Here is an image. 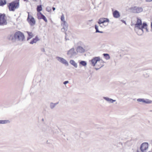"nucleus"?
<instances>
[{
  "label": "nucleus",
  "mask_w": 152,
  "mask_h": 152,
  "mask_svg": "<svg viewBox=\"0 0 152 152\" xmlns=\"http://www.w3.org/2000/svg\"><path fill=\"white\" fill-rule=\"evenodd\" d=\"M103 55L105 57L106 59L108 60L110 58V56L109 54L107 53H104L103 54Z\"/></svg>",
  "instance_id": "bb28decb"
},
{
  "label": "nucleus",
  "mask_w": 152,
  "mask_h": 152,
  "mask_svg": "<svg viewBox=\"0 0 152 152\" xmlns=\"http://www.w3.org/2000/svg\"><path fill=\"white\" fill-rule=\"evenodd\" d=\"M121 21L123 23H125L126 25V23L125 21H124V20H121Z\"/></svg>",
  "instance_id": "72a5a7b5"
},
{
  "label": "nucleus",
  "mask_w": 152,
  "mask_h": 152,
  "mask_svg": "<svg viewBox=\"0 0 152 152\" xmlns=\"http://www.w3.org/2000/svg\"><path fill=\"white\" fill-rule=\"evenodd\" d=\"M103 98L106 101L109 103L111 99L110 98L108 97H103Z\"/></svg>",
  "instance_id": "cd10ccee"
},
{
  "label": "nucleus",
  "mask_w": 152,
  "mask_h": 152,
  "mask_svg": "<svg viewBox=\"0 0 152 152\" xmlns=\"http://www.w3.org/2000/svg\"><path fill=\"white\" fill-rule=\"evenodd\" d=\"M56 58L60 62L64 64L66 66H68V62L64 58L58 56L56 57Z\"/></svg>",
  "instance_id": "9b49d317"
},
{
  "label": "nucleus",
  "mask_w": 152,
  "mask_h": 152,
  "mask_svg": "<svg viewBox=\"0 0 152 152\" xmlns=\"http://www.w3.org/2000/svg\"><path fill=\"white\" fill-rule=\"evenodd\" d=\"M109 22V20L107 18H100L99 20L98 23L99 25L101 24L104 23L105 24V25H104V26H106L108 25Z\"/></svg>",
  "instance_id": "6e6552de"
},
{
  "label": "nucleus",
  "mask_w": 152,
  "mask_h": 152,
  "mask_svg": "<svg viewBox=\"0 0 152 152\" xmlns=\"http://www.w3.org/2000/svg\"><path fill=\"white\" fill-rule=\"evenodd\" d=\"M148 152H151V151H149Z\"/></svg>",
  "instance_id": "49530a36"
},
{
  "label": "nucleus",
  "mask_w": 152,
  "mask_h": 152,
  "mask_svg": "<svg viewBox=\"0 0 152 152\" xmlns=\"http://www.w3.org/2000/svg\"><path fill=\"white\" fill-rule=\"evenodd\" d=\"M92 20H88V23H88V24H89V22H90L91 21H92Z\"/></svg>",
  "instance_id": "4c0bfd02"
},
{
  "label": "nucleus",
  "mask_w": 152,
  "mask_h": 152,
  "mask_svg": "<svg viewBox=\"0 0 152 152\" xmlns=\"http://www.w3.org/2000/svg\"><path fill=\"white\" fill-rule=\"evenodd\" d=\"M95 28L96 29V33H103V32L102 31H100L99 30L98 27L97 25H95Z\"/></svg>",
  "instance_id": "aec40b11"
},
{
  "label": "nucleus",
  "mask_w": 152,
  "mask_h": 152,
  "mask_svg": "<svg viewBox=\"0 0 152 152\" xmlns=\"http://www.w3.org/2000/svg\"><path fill=\"white\" fill-rule=\"evenodd\" d=\"M61 25L63 27H68V24L66 21H64V22H62L61 23Z\"/></svg>",
  "instance_id": "a878e982"
},
{
  "label": "nucleus",
  "mask_w": 152,
  "mask_h": 152,
  "mask_svg": "<svg viewBox=\"0 0 152 152\" xmlns=\"http://www.w3.org/2000/svg\"><path fill=\"white\" fill-rule=\"evenodd\" d=\"M27 33L28 35V37L27 38V40H28L33 37V34L31 32L27 31Z\"/></svg>",
  "instance_id": "f3484780"
},
{
  "label": "nucleus",
  "mask_w": 152,
  "mask_h": 152,
  "mask_svg": "<svg viewBox=\"0 0 152 152\" xmlns=\"http://www.w3.org/2000/svg\"><path fill=\"white\" fill-rule=\"evenodd\" d=\"M9 122L7 120H1L0 121V124H4L7 123Z\"/></svg>",
  "instance_id": "c85d7f7f"
},
{
  "label": "nucleus",
  "mask_w": 152,
  "mask_h": 152,
  "mask_svg": "<svg viewBox=\"0 0 152 152\" xmlns=\"http://www.w3.org/2000/svg\"><path fill=\"white\" fill-rule=\"evenodd\" d=\"M65 39L66 41L67 40V39L66 38V37H65Z\"/></svg>",
  "instance_id": "79ce46f5"
},
{
  "label": "nucleus",
  "mask_w": 152,
  "mask_h": 152,
  "mask_svg": "<svg viewBox=\"0 0 152 152\" xmlns=\"http://www.w3.org/2000/svg\"><path fill=\"white\" fill-rule=\"evenodd\" d=\"M70 63L75 68L77 67V63L74 60H71L70 61Z\"/></svg>",
  "instance_id": "6ab92c4d"
},
{
  "label": "nucleus",
  "mask_w": 152,
  "mask_h": 152,
  "mask_svg": "<svg viewBox=\"0 0 152 152\" xmlns=\"http://www.w3.org/2000/svg\"><path fill=\"white\" fill-rule=\"evenodd\" d=\"M152 101L149 99H144V103L146 104H150L152 102Z\"/></svg>",
  "instance_id": "393cba45"
},
{
  "label": "nucleus",
  "mask_w": 152,
  "mask_h": 152,
  "mask_svg": "<svg viewBox=\"0 0 152 152\" xmlns=\"http://www.w3.org/2000/svg\"><path fill=\"white\" fill-rule=\"evenodd\" d=\"M145 0L146 2H150L151 1H152V0Z\"/></svg>",
  "instance_id": "f704fd0d"
},
{
  "label": "nucleus",
  "mask_w": 152,
  "mask_h": 152,
  "mask_svg": "<svg viewBox=\"0 0 152 152\" xmlns=\"http://www.w3.org/2000/svg\"><path fill=\"white\" fill-rule=\"evenodd\" d=\"M148 146V143L144 142L141 145L140 148L142 152H146Z\"/></svg>",
  "instance_id": "9d476101"
},
{
  "label": "nucleus",
  "mask_w": 152,
  "mask_h": 152,
  "mask_svg": "<svg viewBox=\"0 0 152 152\" xmlns=\"http://www.w3.org/2000/svg\"><path fill=\"white\" fill-rule=\"evenodd\" d=\"M138 102H140L144 103V99H138L137 100Z\"/></svg>",
  "instance_id": "7c9ffc66"
},
{
  "label": "nucleus",
  "mask_w": 152,
  "mask_h": 152,
  "mask_svg": "<svg viewBox=\"0 0 152 152\" xmlns=\"http://www.w3.org/2000/svg\"><path fill=\"white\" fill-rule=\"evenodd\" d=\"M68 29V27H63L61 28V31L62 32H65V34H66V31Z\"/></svg>",
  "instance_id": "b1692460"
},
{
  "label": "nucleus",
  "mask_w": 152,
  "mask_h": 152,
  "mask_svg": "<svg viewBox=\"0 0 152 152\" xmlns=\"http://www.w3.org/2000/svg\"><path fill=\"white\" fill-rule=\"evenodd\" d=\"M137 21L136 23L135 24V28H137L141 30L142 33H143V28H144L145 27H146L147 24L145 23H143L142 24V21L141 20L137 18Z\"/></svg>",
  "instance_id": "7ed1b4c3"
},
{
  "label": "nucleus",
  "mask_w": 152,
  "mask_h": 152,
  "mask_svg": "<svg viewBox=\"0 0 152 152\" xmlns=\"http://www.w3.org/2000/svg\"><path fill=\"white\" fill-rule=\"evenodd\" d=\"M145 28V29H146V31H147V32L148 31V29H147V27H145V28Z\"/></svg>",
  "instance_id": "c9c22d12"
},
{
  "label": "nucleus",
  "mask_w": 152,
  "mask_h": 152,
  "mask_svg": "<svg viewBox=\"0 0 152 152\" xmlns=\"http://www.w3.org/2000/svg\"><path fill=\"white\" fill-rule=\"evenodd\" d=\"M137 152H140L138 150L137 151Z\"/></svg>",
  "instance_id": "37998d69"
},
{
  "label": "nucleus",
  "mask_w": 152,
  "mask_h": 152,
  "mask_svg": "<svg viewBox=\"0 0 152 152\" xmlns=\"http://www.w3.org/2000/svg\"><path fill=\"white\" fill-rule=\"evenodd\" d=\"M77 52L81 53L85 52V49L81 46H79L77 49Z\"/></svg>",
  "instance_id": "ddd939ff"
},
{
  "label": "nucleus",
  "mask_w": 152,
  "mask_h": 152,
  "mask_svg": "<svg viewBox=\"0 0 152 152\" xmlns=\"http://www.w3.org/2000/svg\"><path fill=\"white\" fill-rule=\"evenodd\" d=\"M151 28L152 29V22H151Z\"/></svg>",
  "instance_id": "a19ab883"
},
{
  "label": "nucleus",
  "mask_w": 152,
  "mask_h": 152,
  "mask_svg": "<svg viewBox=\"0 0 152 152\" xmlns=\"http://www.w3.org/2000/svg\"><path fill=\"white\" fill-rule=\"evenodd\" d=\"M69 82L68 81H66L64 82L63 84L64 85H65L68 83Z\"/></svg>",
  "instance_id": "473e14b6"
},
{
  "label": "nucleus",
  "mask_w": 152,
  "mask_h": 152,
  "mask_svg": "<svg viewBox=\"0 0 152 152\" xmlns=\"http://www.w3.org/2000/svg\"><path fill=\"white\" fill-rule=\"evenodd\" d=\"M80 64L82 66H86L87 65V63L85 61H82L80 62Z\"/></svg>",
  "instance_id": "4be33fe9"
},
{
  "label": "nucleus",
  "mask_w": 152,
  "mask_h": 152,
  "mask_svg": "<svg viewBox=\"0 0 152 152\" xmlns=\"http://www.w3.org/2000/svg\"><path fill=\"white\" fill-rule=\"evenodd\" d=\"M58 102H57L56 103H54L52 102H51L50 103V107L51 109H53L54 108L56 105L58 104Z\"/></svg>",
  "instance_id": "a211bd4d"
},
{
  "label": "nucleus",
  "mask_w": 152,
  "mask_h": 152,
  "mask_svg": "<svg viewBox=\"0 0 152 152\" xmlns=\"http://www.w3.org/2000/svg\"><path fill=\"white\" fill-rule=\"evenodd\" d=\"M143 75L145 78H147L149 76L150 72L146 70L144 71L143 72Z\"/></svg>",
  "instance_id": "dca6fc26"
},
{
  "label": "nucleus",
  "mask_w": 152,
  "mask_h": 152,
  "mask_svg": "<svg viewBox=\"0 0 152 152\" xmlns=\"http://www.w3.org/2000/svg\"><path fill=\"white\" fill-rule=\"evenodd\" d=\"M104 25H105V24H102V25H101L100 24V27H103V26H104Z\"/></svg>",
  "instance_id": "e433bc0d"
},
{
  "label": "nucleus",
  "mask_w": 152,
  "mask_h": 152,
  "mask_svg": "<svg viewBox=\"0 0 152 152\" xmlns=\"http://www.w3.org/2000/svg\"><path fill=\"white\" fill-rule=\"evenodd\" d=\"M24 1H26V0H23Z\"/></svg>",
  "instance_id": "c03bdc74"
},
{
  "label": "nucleus",
  "mask_w": 152,
  "mask_h": 152,
  "mask_svg": "<svg viewBox=\"0 0 152 152\" xmlns=\"http://www.w3.org/2000/svg\"><path fill=\"white\" fill-rule=\"evenodd\" d=\"M67 54L70 58H72L77 55V53L75 51V49L72 48L68 51Z\"/></svg>",
  "instance_id": "1a4fd4ad"
},
{
  "label": "nucleus",
  "mask_w": 152,
  "mask_h": 152,
  "mask_svg": "<svg viewBox=\"0 0 152 152\" xmlns=\"http://www.w3.org/2000/svg\"><path fill=\"white\" fill-rule=\"evenodd\" d=\"M116 101V100H113L111 99V100H110V102H109V103H112L113 102H115Z\"/></svg>",
  "instance_id": "2f4dec72"
},
{
  "label": "nucleus",
  "mask_w": 152,
  "mask_h": 152,
  "mask_svg": "<svg viewBox=\"0 0 152 152\" xmlns=\"http://www.w3.org/2000/svg\"><path fill=\"white\" fill-rule=\"evenodd\" d=\"M52 9L53 10V11H54L55 10L56 8L54 7H53Z\"/></svg>",
  "instance_id": "58836bf2"
},
{
  "label": "nucleus",
  "mask_w": 152,
  "mask_h": 152,
  "mask_svg": "<svg viewBox=\"0 0 152 152\" xmlns=\"http://www.w3.org/2000/svg\"><path fill=\"white\" fill-rule=\"evenodd\" d=\"M42 7L41 5H38L37 6V12H40V11H42Z\"/></svg>",
  "instance_id": "412c9836"
},
{
  "label": "nucleus",
  "mask_w": 152,
  "mask_h": 152,
  "mask_svg": "<svg viewBox=\"0 0 152 152\" xmlns=\"http://www.w3.org/2000/svg\"><path fill=\"white\" fill-rule=\"evenodd\" d=\"M6 3V0H0V6H3Z\"/></svg>",
  "instance_id": "5701e85b"
},
{
  "label": "nucleus",
  "mask_w": 152,
  "mask_h": 152,
  "mask_svg": "<svg viewBox=\"0 0 152 152\" xmlns=\"http://www.w3.org/2000/svg\"><path fill=\"white\" fill-rule=\"evenodd\" d=\"M150 111H151V112H152V110H150Z\"/></svg>",
  "instance_id": "a18cd8bd"
},
{
  "label": "nucleus",
  "mask_w": 152,
  "mask_h": 152,
  "mask_svg": "<svg viewBox=\"0 0 152 152\" xmlns=\"http://www.w3.org/2000/svg\"><path fill=\"white\" fill-rule=\"evenodd\" d=\"M7 24V22L5 14L0 13V25H5Z\"/></svg>",
  "instance_id": "423d86ee"
},
{
  "label": "nucleus",
  "mask_w": 152,
  "mask_h": 152,
  "mask_svg": "<svg viewBox=\"0 0 152 152\" xmlns=\"http://www.w3.org/2000/svg\"><path fill=\"white\" fill-rule=\"evenodd\" d=\"M113 17L115 18H118L120 16L119 12L117 10H115L113 12Z\"/></svg>",
  "instance_id": "4468645a"
},
{
  "label": "nucleus",
  "mask_w": 152,
  "mask_h": 152,
  "mask_svg": "<svg viewBox=\"0 0 152 152\" xmlns=\"http://www.w3.org/2000/svg\"><path fill=\"white\" fill-rule=\"evenodd\" d=\"M14 37L17 38L20 40L23 41L25 37L23 34L19 31L16 32L15 34Z\"/></svg>",
  "instance_id": "0eeeda50"
},
{
  "label": "nucleus",
  "mask_w": 152,
  "mask_h": 152,
  "mask_svg": "<svg viewBox=\"0 0 152 152\" xmlns=\"http://www.w3.org/2000/svg\"><path fill=\"white\" fill-rule=\"evenodd\" d=\"M28 16L27 18V21L31 26H33L35 24V20L33 17L30 15L29 12H28Z\"/></svg>",
  "instance_id": "39448f33"
},
{
  "label": "nucleus",
  "mask_w": 152,
  "mask_h": 152,
  "mask_svg": "<svg viewBox=\"0 0 152 152\" xmlns=\"http://www.w3.org/2000/svg\"><path fill=\"white\" fill-rule=\"evenodd\" d=\"M19 0L13 1L9 3L8 5L10 11H14L15 9L18 8L19 6Z\"/></svg>",
  "instance_id": "f03ea898"
},
{
  "label": "nucleus",
  "mask_w": 152,
  "mask_h": 152,
  "mask_svg": "<svg viewBox=\"0 0 152 152\" xmlns=\"http://www.w3.org/2000/svg\"><path fill=\"white\" fill-rule=\"evenodd\" d=\"M130 10L131 12L134 13H139L142 12L143 9L141 7L134 6L130 8Z\"/></svg>",
  "instance_id": "20e7f679"
},
{
  "label": "nucleus",
  "mask_w": 152,
  "mask_h": 152,
  "mask_svg": "<svg viewBox=\"0 0 152 152\" xmlns=\"http://www.w3.org/2000/svg\"><path fill=\"white\" fill-rule=\"evenodd\" d=\"M37 18L38 19H43L45 22H47V20L45 16L42 14L41 12H38L37 13Z\"/></svg>",
  "instance_id": "f8f14e48"
},
{
  "label": "nucleus",
  "mask_w": 152,
  "mask_h": 152,
  "mask_svg": "<svg viewBox=\"0 0 152 152\" xmlns=\"http://www.w3.org/2000/svg\"><path fill=\"white\" fill-rule=\"evenodd\" d=\"M61 19L62 22H64V21H65L64 20V17L63 14H62V15L61 16Z\"/></svg>",
  "instance_id": "c756f323"
},
{
  "label": "nucleus",
  "mask_w": 152,
  "mask_h": 152,
  "mask_svg": "<svg viewBox=\"0 0 152 152\" xmlns=\"http://www.w3.org/2000/svg\"><path fill=\"white\" fill-rule=\"evenodd\" d=\"M51 9H50V10H48V12H50L51 11Z\"/></svg>",
  "instance_id": "ea45409f"
},
{
  "label": "nucleus",
  "mask_w": 152,
  "mask_h": 152,
  "mask_svg": "<svg viewBox=\"0 0 152 152\" xmlns=\"http://www.w3.org/2000/svg\"><path fill=\"white\" fill-rule=\"evenodd\" d=\"M40 40L39 38L37 37L36 36L35 38H33L30 42V44H33L34 43H36L38 41Z\"/></svg>",
  "instance_id": "2eb2a0df"
},
{
  "label": "nucleus",
  "mask_w": 152,
  "mask_h": 152,
  "mask_svg": "<svg viewBox=\"0 0 152 152\" xmlns=\"http://www.w3.org/2000/svg\"><path fill=\"white\" fill-rule=\"evenodd\" d=\"M90 64L92 66H95L96 64V66H98L99 68H95V69L97 70L102 67L104 65L103 61L101 60L99 57H96L94 58L91 61Z\"/></svg>",
  "instance_id": "f257e3e1"
}]
</instances>
